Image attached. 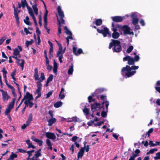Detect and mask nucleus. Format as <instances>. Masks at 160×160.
I'll list each match as a JSON object with an SVG mask.
<instances>
[{"instance_id":"obj_1","label":"nucleus","mask_w":160,"mask_h":160,"mask_svg":"<svg viewBox=\"0 0 160 160\" xmlns=\"http://www.w3.org/2000/svg\"><path fill=\"white\" fill-rule=\"evenodd\" d=\"M123 62L128 61V63L129 65H127L125 67H123L121 70L122 75L126 78H129L133 75L136 72V70L139 68L138 66L134 65L135 62L132 58L129 55H127L123 58Z\"/></svg>"},{"instance_id":"obj_2","label":"nucleus","mask_w":160,"mask_h":160,"mask_svg":"<svg viewBox=\"0 0 160 160\" xmlns=\"http://www.w3.org/2000/svg\"><path fill=\"white\" fill-rule=\"evenodd\" d=\"M34 77L35 80L39 81L36 83L37 89L35 92V94H38L35 98V99L36 100L41 96V91L42 89V84L41 83V82L44 80L45 79V78L44 73L43 72H42L41 73V79H40L39 77L38 70L37 68H36L34 70Z\"/></svg>"},{"instance_id":"obj_3","label":"nucleus","mask_w":160,"mask_h":160,"mask_svg":"<svg viewBox=\"0 0 160 160\" xmlns=\"http://www.w3.org/2000/svg\"><path fill=\"white\" fill-rule=\"evenodd\" d=\"M57 11L58 15L60 17V20L59 19L58 16L56 15L57 18V20L58 22V34L59 37H60V34L62 33L61 32V27L62 24H65V21L63 18H64L65 16L63 12L62 11L61 7L60 6H58L57 8Z\"/></svg>"},{"instance_id":"obj_4","label":"nucleus","mask_w":160,"mask_h":160,"mask_svg":"<svg viewBox=\"0 0 160 160\" xmlns=\"http://www.w3.org/2000/svg\"><path fill=\"white\" fill-rule=\"evenodd\" d=\"M108 48L109 49L112 48L113 52H119L122 50L121 42L117 40L112 39L111 42L109 43Z\"/></svg>"},{"instance_id":"obj_5","label":"nucleus","mask_w":160,"mask_h":160,"mask_svg":"<svg viewBox=\"0 0 160 160\" xmlns=\"http://www.w3.org/2000/svg\"><path fill=\"white\" fill-rule=\"evenodd\" d=\"M91 26L92 28L96 29L98 32L102 34L104 37H106L107 35H109L110 37H111V34L109 33V29L107 27H104L103 29L100 30L99 28H97V27L95 26L91 25Z\"/></svg>"},{"instance_id":"obj_6","label":"nucleus","mask_w":160,"mask_h":160,"mask_svg":"<svg viewBox=\"0 0 160 160\" xmlns=\"http://www.w3.org/2000/svg\"><path fill=\"white\" fill-rule=\"evenodd\" d=\"M91 111L93 113L95 111L98 110L99 109H101V108L104 109L103 105H102V103L101 104L100 103L94 102L93 103H91Z\"/></svg>"},{"instance_id":"obj_7","label":"nucleus","mask_w":160,"mask_h":160,"mask_svg":"<svg viewBox=\"0 0 160 160\" xmlns=\"http://www.w3.org/2000/svg\"><path fill=\"white\" fill-rule=\"evenodd\" d=\"M104 104H105L106 108H104V109H103V111H102L101 113V116L103 118H105L107 116V113L108 110V106L109 105V102L108 101H105L102 103V105H103Z\"/></svg>"},{"instance_id":"obj_8","label":"nucleus","mask_w":160,"mask_h":160,"mask_svg":"<svg viewBox=\"0 0 160 160\" xmlns=\"http://www.w3.org/2000/svg\"><path fill=\"white\" fill-rule=\"evenodd\" d=\"M118 27L119 29L123 31L125 35H128V34L129 33V31L130 30L131 28L128 25H118Z\"/></svg>"},{"instance_id":"obj_9","label":"nucleus","mask_w":160,"mask_h":160,"mask_svg":"<svg viewBox=\"0 0 160 160\" xmlns=\"http://www.w3.org/2000/svg\"><path fill=\"white\" fill-rule=\"evenodd\" d=\"M17 48H15L13 50V55L14 56H17V55H19V58L21 57V56L20 53V52H22V49L21 46H18Z\"/></svg>"},{"instance_id":"obj_10","label":"nucleus","mask_w":160,"mask_h":160,"mask_svg":"<svg viewBox=\"0 0 160 160\" xmlns=\"http://www.w3.org/2000/svg\"><path fill=\"white\" fill-rule=\"evenodd\" d=\"M13 8H14V15L15 18L16 19V22L18 25H19L20 22L19 20V17H18V13L20 12L19 10L17 11L16 8L15 7L14 5H13Z\"/></svg>"},{"instance_id":"obj_11","label":"nucleus","mask_w":160,"mask_h":160,"mask_svg":"<svg viewBox=\"0 0 160 160\" xmlns=\"http://www.w3.org/2000/svg\"><path fill=\"white\" fill-rule=\"evenodd\" d=\"M64 29L65 31V32L67 35H69L68 36L66 37L68 39H70L71 40L73 39V38L72 36V32L69 30L67 28L66 26H65L64 27Z\"/></svg>"},{"instance_id":"obj_12","label":"nucleus","mask_w":160,"mask_h":160,"mask_svg":"<svg viewBox=\"0 0 160 160\" xmlns=\"http://www.w3.org/2000/svg\"><path fill=\"white\" fill-rule=\"evenodd\" d=\"M111 18L112 21L115 22H120L124 19V17L120 16H115L112 17Z\"/></svg>"},{"instance_id":"obj_13","label":"nucleus","mask_w":160,"mask_h":160,"mask_svg":"<svg viewBox=\"0 0 160 160\" xmlns=\"http://www.w3.org/2000/svg\"><path fill=\"white\" fill-rule=\"evenodd\" d=\"M105 90V89L104 88H99L97 89L93 93L96 96L97 98L99 99V95Z\"/></svg>"},{"instance_id":"obj_14","label":"nucleus","mask_w":160,"mask_h":160,"mask_svg":"<svg viewBox=\"0 0 160 160\" xmlns=\"http://www.w3.org/2000/svg\"><path fill=\"white\" fill-rule=\"evenodd\" d=\"M45 135L47 138L50 139L54 140L56 138L55 134L53 133L48 132L46 133Z\"/></svg>"},{"instance_id":"obj_15","label":"nucleus","mask_w":160,"mask_h":160,"mask_svg":"<svg viewBox=\"0 0 160 160\" xmlns=\"http://www.w3.org/2000/svg\"><path fill=\"white\" fill-rule=\"evenodd\" d=\"M85 144H84V147L81 148V149L78 152V159H79L80 158H82L83 156L84 152V148H85Z\"/></svg>"},{"instance_id":"obj_16","label":"nucleus","mask_w":160,"mask_h":160,"mask_svg":"<svg viewBox=\"0 0 160 160\" xmlns=\"http://www.w3.org/2000/svg\"><path fill=\"white\" fill-rule=\"evenodd\" d=\"M24 98H25V99H27L28 101L33 100L34 99L32 95L29 92L26 93V95L24 96Z\"/></svg>"},{"instance_id":"obj_17","label":"nucleus","mask_w":160,"mask_h":160,"mask_svg":"<svg viewBox=\"0 0 160 160\" xmlns=\"http://www.w3.org/2000/svg\"><path fill=\"white\" fill-rule=\"evenodd\" d=\"M113 32L112 34V37L114 39H118L120 36V34L119 32L116 31L115 29L113 30Z\"/></svg>"},{"instance_id":"obj_18","label":"nucleus","mask_w":160,"mask_h":160,"mask_svg":"<svg viewBox=\"0 0 160 160\" xmlns=\"http://www.w3.org/2000/svg\"><path fill=\"white\" fill-rule=\"evenodd\" d=\"M93 24H95L97 26L101 25L102 23V21L101 19H95V21H93Z\"/></svg>"},{"instance_id":"obj_19","label":"nucleus","mask_w":160,"mask_h":160,"mask_svg":"<svg viewBox=\"0 0 160 160\" xmlns=\"http://www.w3.org/2000/svg\"><path fill=\"white\" fill-rule=\"evenodd\" d=\"M59 47V50L57 52V56H58L59 54L62 53V47L61 44L59 43L56 40H55Z\"/></svg>"},{"instance_id":"obj_20","label":"nucleus","mask_w":160,"mask_h":160,"mask_svg":"<svg viewBox=\"0 0 160 160\" xmlns=\"http://www.w3.org/2000/svg\"><path fill=\"white\" fill-rule=\"evenodd\" d=\"M20 60H21L20 59L18 58V59L17 60V62L18 65L22 67V70L24 67V65L25 63V61L24 59H22V62L21 63H20L19 62Z\"/></svg>"},{"instance_id":"obj_21","label":"nucleus","mask_w":160,"mask_h":160,"mask_svg":"<svg viewBox=\"0 0 160 160\" xmlns=\"http://www.w3.org/2000/svg\"><path fill=\"white\" fill-rule=\"evenodd\" d=\"M15 100H16V99L15 98H13V99L12 101L8 105L7 108L11 110L14 107V103H15Z\"/></svg>"},{"instance_id":"obj_22","label":"nucleus","mask_w":160,"mask_h":160,"mask_svg":"<svg viewBox=\"0 0 160 160\" xmlns=\"http://www.w3.org/2000/svg\"><path fill=\"white\" fill-rule=\"evenodd\" d=\"M64 91V89L63 88H62L61 89V91L59 95V98L61 99H63L65 97V95H64V93H63Z\"/></svg>"},{"instance_id":"obj_23","label":"nucleus","mask_w":160,"mask_h":160,"mask_svg":"<svg viewBox=\"0 0 160 160\" xmlns=\"http://www.w3.org/2000/svg\"><path fill=\"white\" fill-rule=\"evenodd\" d=\"M46 143L48 146L47 149L48 150H52V144L50 140L49 139H47L46 141Z\"/></svg>"},{"instance_id":"obj_24","label":"nucleus","mask_w":160,"mask_h":160,"mask_svg":"<svg viewBox=\"0 0 160 160\" xmlns=\"http://www.w3.org/2000/svg\"><path fill=\"white\" fill-rule=\"evenodd\" d=\"M56 121V119L55 118H52L50 119L48 121V126H51L52 124Z\"/></svg>"},{"instance_id":"obj_25","label":"nucleus","mask_w":160,"mask_h":160,"mask_svg":"<svg viewBox=\"0 0 160 160\" xmlns=\"http://www.w3.org/2000/svg\"><path fill=\"white\" fill-rule=\"evenodd\" d=\"M2 99L4 101H5L6 100H7L10 98V97L8 95L7 92L2 94Z\"/></svg>"},{"instance_id":"obj_26","label":"nucleus","mask_w":160,"mask_h":160,"mask_svg":"<svg viewBox=\"0 0 160 160\" xmlns=\"http://www.w3.org/2000/svg\"><path fill=\"white\" fill-rule=\"evenodd\" d=\"M41 149H40L39 150L35 152V154L34 155L36 157V159L38 158L41 156L42 154L41 153Z\"/></svg>"},{"instance_id":"obj_27","label":"nucleus","mask_w":160,"mask_h":160,"mask_svg":"<svg viewBox=\"0 0 160 160\" xmlns=\"http://www.w3.org/2000/svg\"><path fill=\"white\" fill-rule=\"evenodd\" d=\"M48 11V10L45 11V13L44 16V24H48L47 16Z\"/></svg>"},{"instance_id":"obj_28","label":"nucleus","mask_w":160,"mask_h":160,"mask_svg":"<svg viewBox=\"0 0 160 160\" xmlns=\"http://www.w3.org/2000/svg\"><path fill=\"white\" fill-rule=\"evenodd\" d=\"M14 83L16 85V86L17 87V88L18 89V92L20 94V97H19L18 98V101H19L20 98H21L22 97V95L21 93V92L20 91V88H19V85L18 84L15 82L13 81Z\"/></svg>"},{"instance_id":"obj_29","label":"nucleus","mask_w":160,"mask_h":160,"mask_svg":"<svg viewBox=\"0 0 160 160\" xmlns=\"http://www.w3.org/2000/svg\"><path fill=\"white\" fill-rule=\"evenodd\" d=\"M29 19L28 16L26 17L25 19L24 20L25 23L28 25L30 26L32 25V23L29 21Z\"/></svg>"},{"instance_id":"obj_30","label":"nucleus","mask_w":160,"mask_h":160,"mask_svg":"<svg viewBox=\"0 0 160 160\" xmlns=\"http://www.w3.org/2000/svg\"><path fill=\"white\" fill-rule=\"evenodd\" d=\"M58 64L55 61V59L54 60V67L53 69V71L55 73H56L57 72Z\"/></svg>"},{"instance_id":"obj_31","label":"nucleus","mask_w":160,"mask_h":160,"mask_svg":"<svg viewBox=\"0 0 160 160\" xmlns=\"http://www.w3.org/2000/svg\"><path fill=\"white\" fill-rule=\"evenodd\" d=\"M62 103L61 101H58L54 104V106L56 108H58L62 106Z\"/></svg>"},{"instance_id":"obj_32","label":"nucleus","mask_w":160,"mask_h":160,"mask_svg":"<svg viewBox=\"0 0 160 160\" xmlns=\"http://www.w3.org/2000/svg\"><path fill=\"white\" fill-rule=\"evenodd\" d=\"M83 112L85 115L88 116L89 114V108H87L85 106L84 108L83 109Z\"/></svg>"},{"instance_id":"obj_33","label":"nucleus","mask_w":160,"mask_h":160,"mask_svg":"<svg viewBox=\"0 0 160 160\" xmlns=\"http://www.w3.org/2000/svg\"><path fill=\"white\" fill-rule=\"evenodd\" d=\"M73 66L72 64L70 66L68 70V73L69 75L72 74L73 71Z\"/></svg>"},{"instance_id":"obj_34","label":"nucleus","mask_w":160,"mask_h":160,"mask_svg":"<svg viewBox=\"0 0 160 160\" xmlns=\"http://www.w3.org/2000/svg\"><path fill=\"white\" fill-rule=\"evenodd\" d=\"M17 155L16 154H14L13 152H12V154L10 156L8 159L9 160H13L14 158H16L17 157Z\"/></svg>"},{"instance_id":"obj_35","label":"nucleus","mask_w":160,"mask_h":160,"mask_svg":"<svg viewBox=\"0 0 160 160\" xmlns=\"http://www.w3.org/2000/svg\"><path fill=\"white\" fill-rule=\"evenodd\" d=\"M133 54L135 55L134 58H133V59H134L135 62H136L138 61L140 59L139 56L138 55H137L135 52H133Z\"/></svg>"},{"instance_id":"obj_36","label":"nucleus","mask_w":160,"mask_h":160,"mask_svg":"<svg viewBox=\"0 0 160 160\" xmlns=\"http://www.w3.org/2000/svg\"><path fill=\"white\" fill-rule=\"evenodd\" d=\"M118 25L121 26V25H120L119 24H116V25H115L113 22H112L111 28L112 30L113 31V29H115L116 30V31H117V28H118Z\"/></svg>"},{"instance_id":"obj_37","label":"nucleus","mask_w":160,"mask_h":160,"mask_svg":"<svg viewBox=\"0 0 160 160\" xmlns=\"http://www.w3.org/2000/svg\"><path fill=\"white\" fill-rule=\"evenodd\" d=\"M32 140L38 143V144L39 146H41L42 145L43 143V141L42 140H39L37 138H35L34 139H32Z\"/></svg>"},{"instance_id":"obj_38","label":"nucleus","mask_w":160,"mask_h":160,"mask_svg":"<svg viewBox=\"0 0 160 160\" xmlns=\"http://www.w3.org/2000/svg\"><path fill=\"white\" fill-rule=\"evenodd\" d=\"M133 49V47L131 45L126 50V52L128 53H130Z\"/></svg>"},{"instance_id":"obj_39","label":"nucleus","mask_w":160,"mask_h":160,"mask_svg":"<svg viewBox=\"0 0 160 160\" xmlns=\"http://www.w3.org/2000/svg\"><path fill=\"white\" fill-rule=\"evenodd\" d=\"M34 41L33 40H31V41H26L25 44L26 46L27 47H28L30 45H31L33 42Z\"/></svg>"},{"instance_id":"obj_40","label":"nucleus","mask_w":160,"mask_h":160,"mask_svg":"<svg viewBox=\"0 0 160 160\" xmlns=\"http://www.w3.org/2000/svg\"><path fill=\"white\" fill-rule=\"evenodd\" d=\"M21 3L22 4V7L23 8H24L26 6L27 7L28 5V4L26 0H22L21 1Z\"/></svg>"},{"instance_id":"obj_41","label":"nucleus","mask_w":160,"mask_h":160,"mask_svg":"<svg viewBox=\"0 0 160 160\" xmlns=\"http://www.w3.org/2000/svg\"><path fill=\"white\" fill-rule=\"evenodd\" d=\"M138 21L139 20L138 18H133V19H132V22L133 24L134 25H136L138 23Z\"/></svg>"},{"instance_id":"obj_42","label":"nucleus","mask_w":160,"mask_h":160,"mask_svg":"<svg viewBox=\"0 0 160 160\" xmlns=\"http://www.w3.org/2000/svg\"><path fill=\"white\" fill-rule=\"evenodd\" d=\"M131 17L132 18V19H133V18H137L138 16L137 15V13L136 12H133L132 13L131 15Z\"/></svg>"},{"instance_id":"obj_43","label":"nucleus","mask_w":160,"mask_h":160,"mask_svg":"<svg viewBox=\"0 0 160 160\" xmlns=\"http://www.w3.org/2000/svg\"><path fill=\"white\" fill-rule=\"evenodd\" d=\"M94 96H95V95L94 94H93V93L91 95L89 96L88 97V102H89L91 103V102H92V98Z\"/></svg>"},{"instance_id":"obj_44","label":"nucleus","mask_w":160,"mask_h":160,"mask_svg":"<svg viewBox=\"0 0 160 160\" xmlns=\"http://www.w3.org/2000/svg\"><path fill=\"white\" fill-rule=\"evenodd\" d=\"M156 156L154 157V159L155 160L160 159V152L156 154Z\"/></svg>"},{"instance_id":"obj_45","label":"nucleus","mask_w":160,"mask_h":160,"mask_svg":"<svg viewBox=\"0 0 160 160\" xmlns=\"http://www.w3.org/2000/svg\"><path fill=\"white\" fill-rule=\"evenodd\" d=\"M2 72L3 73V77L4 78H6V74L7 73V71L5 70V68H3L2 70Z\"/></svg>"},{"instance_id":"obj_46","label":"nucleus","mask_w":160,"mask_h":160,"mask_svg":"<svg viewBox=\"0 0 160 160\" xmlns=\"http://www.w3.org/2000/svg\"><path fill=\"white\" fill-rule=\"evenodd\" d=\"M53 78V75L52 74H51L48 78L47 81L50 82L52 80Z\"/></svg>"},{"instance_id":"obj_47","label":"nucleus","mask_w":160,"mask_h":160,"mask_svg":"<svg viewBox=\"0 0 160 160\" xmlns=\"http://www.w3.org/2000/svg\"><path fill=\"white\" fill-rule=\"evenodd\" d=\"M11 111V110H10V109L7 108L6 109L5 111L4 112L5 115L7 116L8 115H10V113Z\"/></svg>"},{"instance_id":"obj_48","label":"nucleus","mask_w":160,"mask_h":160,"mask_svg":"<svg viewBox=\"0 0 160 160\" xmlns=\"http://www.w3.org/2000/svg\"><path fill=\"white\" fill-rule=\"evenodd\" d=\"M153 131V129L152 128H150L148 131L147 132L146 134L147 135V137H149L150 133H152Z\"/></svg>"},{"instance_id":"obj_49","label":"nucleus","mask_w":160,"mask_h":160,"mask_svg":"<svg viewBox=\"0 0 160 160\" xmlns=\"http://www.w3.org/2000/svg\"><path fill=\"white\" fill-rule=\"evenodd\" d=\"M57 57H58V59L61 63H62V59L63 58V55L62 54H61L60 55H59L58 56H57Z\"/></svg>"},{"instance_id":"obj_50","label":"nucleus","mask_w":160,"mask_h":160,"mask_svg":"<svg viewBox=\"0 0 160 160\" xmlns=\"http://www.w3.org/2000/svg\"><path fill=\"white\" fill-rule=\"evenodd\" d=\"M140 152V150L138 149H137L135 151V154H133L132 155L134 156L135 155H136V157L138 156V154Z\"/></svg>"},{"instance_id":"obj_51","label":"nucleus","mask_w":160,"mask_h":160,"mask_svg":"<svg viewBox=\"0 0 160 160\" xmlns=\"http://www.w3.org/2000/svg\"><path fill=\"white\" fill-rule=\"evenodd\" d=\"M106 96L105 95H101L100 96V98L103 101V102L105 101V100L106 99ZM106 100H105V101Z\"/></svg>"},{"instance_id":"obj_52","label":"nucleus","mask_w":160,"mask_h":160,"mask_svg":"<svg viewBox=\"0 0 160 160\" xmlns=\"http://www.w3.org/2000/svg\"><path fill=\"white\" fill-rule=\"evenodd\" d=\"M53 93V91H50L46 94V98H49L51 95Z\"/></svg>"},{"instance_id":"obj_53","label":"nucleus","mask_w":160,"mask_h":160,"mask_svg":"<svg viewBox=\"0 0 160 160\" xmlns=\"http://www.w3.org/2000/svg\"><path fill=\"white\" fill-rule=\"evenodd\" d=\"M72 51L73 53L76 55H77V48L75 47H73L72 48Z\"/></svg>"},{"instance_id":"obj_54","label":"nucleus","mask_w":160,"mask_h":160,"mask_svg":"<svg viewBox=\"0 0 160 160\" xmlns=\"http://www.w3.org/2000/svg\"><path fill=\"white\" fill-rule=\"evenodd\" d=\"M32 7L34 12L38 11V8L37 7V5L36 4L32 5Z\"/></svg>"},{"instance_id":"obj_55","label":"nucleus","mask_w":160,"mask_h":160,"mask_svg":"<svg viewBox=\"0 0 160 160\" xmlns=\"http://www.w3.org/2000/svg\"><path fill=\"white\" fill-rule=\"evenodd\" d=\"M6 39L5 36L2 37L0 39V45H1L4 41Z\"/></svg>"},{"instance_id":"obj_56","label":"nucleus","mask_w":160,"mask_h":160,"mask_svg":"<svg viewBox=\"0 0 160 160\" xmlns=\"http://www.w3.org/2000/svg\"><path fill=\"white\" fill-rule=\"evenodd\" d=\"M36 28V32L37 33V37H38V36H40V35L41 34V31L39 30V28L38 27H37Z\"/></svg>"},{"instance_id":"obj_57","label":"nucleus","mask_w":160,"mask_h":160,"mask_svg":"<svg viewBox=\"0 0 160 160\" xmlns=\"http://www.w3.org/2000/svg\"><path fill=\"white\" fill-rule=\"evenodd\" d=\"M28 146L27 147L28 148H32L33 149H34L36 148L33 145H32V143H30L29 144H28Z\"/></svg>"},{"instance_id":"obj_58","label":"nucleus","mask_w":160,"mask_h":160,"mask_svg":"<svg viewBox=\"0 0 160 160\" xmlns=\"http://www.w3.org/2000/svg\"><path fill=\"white\" fill-rule=\"evenodd\" d=\"M32 116L33 115L32 113H31L29 114L28 120L30 121L31 122L32 121Z\"/></svg>"},{"instance_id":"obj_59","label":"nucleus","mask_w":160,"mask_h":160,"mask_svg":"<svg viewBox=\"0 0 160 160\" xmlns=\"http://www.w3.org/2000/svg\"><path fill=\"white\" fill-rule=\"evenodd\" d=\"M28 106L30 108H31L32 107L33 105H34V103H33L31 101H28Z\"/></svg>"},{"instance_id":"obj_60","label":"nucleus","mask_w":160,"mask_h":160,"mask_svg":"<svg viewBox=\"0 0 160 160\" xmlns=\"http://www.w3.org/2000/svg\"><path fill=\"white\" fill-rule=\"evenodd\" d=\"M79 138L76 136H73L71 138L73 142H75L76 141V140L78 138Z\"/></svg>"},{"instance_id":"obj_61","label":"nucleus","mask_w":160,"mask_h":160,"mask_svg":"<svg viewBox=\"0 0 160 160\" xmlns=\"http://www.w3.org/2000/svg\"><path fill=\"white\" fill-rule=\"evenodd\" d=\"M18 151L21 153H26L27 150H24L22 148H19L18 149Z\"/></svg>"},{"instance_id":"obj_62","label":"nucleus","mask_w":160,"mask_h":160,"mask_svg":"<svg viewBox=\"0 0 160 160\" xmlns=\"http://www.w3.org/2000/svg\"><path fill=\"white\" fill-rule=\"evenodd\" d=\"M42 17L41 15H40L39 16L38 23H39V25L40 26H42Z\"/></svg>"},{"instance_id":"obj_63","label":"nucleus","mask_w":160,"mask_h":160,"mask_svg":"<svg viewBox=\"0 0 160 160\" xmlns=\"http://www.w3.org/2000/svg\"><path fill=\"white\" fill-rule=\"evenodd\" d=\"M158 151V149L157 148H153L150 150L149 151L150 152L151 154L153 153L154 152L157 151Z\"/></svg>"},{"instance_id":"obj_64","label":"nucleus","mask_w":160,"mask_h":160,"mask_svg":"<svg viewBox=\"0 0 160 160\" xmlns=\"http://www.w3.org/2000/svg\"><path fill=\"white\" fill-rule=\"evenodd\" d=\"M83 52L81 48H79L77 52V55H79L82 53Z\"/></svg>"}]
</instances>
